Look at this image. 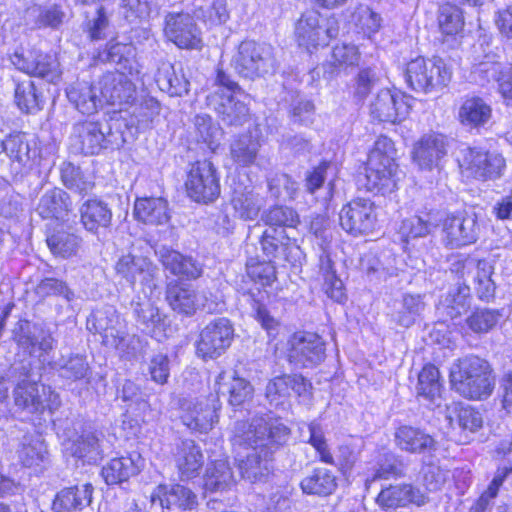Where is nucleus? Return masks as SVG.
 I'll list each match as a JSON object with an SVG mask.
<instances>
[{
	"label": "nucleus",
	"mask_w": 512,
	"mask_h": 512,
	"mask_svg": "<svg viewBox=\"0 0 512 512\" xmlns=\"http://www.w3.org/2000/svg\"><path fill=\"white\" fill-rule=\"evenodd\" d=\"M290 429L270 415L256 416L249 421H237L233 429L234 446L249 447L252 451L238 460V470L243 479L251 483L264 482L273 469V454L284 446Z\"/></svg>",
	"instance_id": "1"
},
{
	"label": "nucleus",
	"mask_w": 512,
	"mask_h": 512,
	"mask_svg": "<svg viewBox=\"0 0 512 512\" xmlns=\"http://www.w3.org/2000/svg\"><path fill=\"white\" fill-rule=\"evenodd\" d=\"M128 124L116 117L103 121H83L74 124L73 145L85 155H95L104 149H119L129 139L124 132Z\"/></svg>",
	"instance_id": "2"
},
{
	"label": "nucleus",
	"mask_w": 512,
	"mask_h": 512,
	"mask_svg": "<svg viewBox=\"0 0 512 512\" xmlns=\"http://www.w3.org/2000/svg\"><path fill=\"white\" fill-rule=\"evenodd\" d=\"M450 382L458 394L471 400L487 399L495 387L489 363L477 356H467L453 364Z\"/></svg>",
	"instance_id": "3"
},
{
	"label": "nucleus",
	"mask_w": 512,
	"mask_h": 512,
	"mask_svg": "<svg viewBox=\"0 0 512 512\" xmlns=\"http://www.w3.org/2000/svg\"><path fill=\"white\" fill-rule=\"evenodd\" d=\"M232 67L238 75L247 79L273 74L277 67L274 48L264 42L242 41L232 58Z\"/></svg>",
	"instance_id": "4"
},
{
	"label": "nucleus",
	"mask_w": 512,
	"mask_h": 512,
	"mask_svg": "<svg viewBox=\"0 0 512 512\" xmlns=\"http://www.w3.org/2000/svg\"><path fill=\"white\" fill-rule=\"evenodd\" d=\"M404 75L412 90L424 94L442 90L451 80V71L439 57L412 59L406 64Z\"/></svg>",
	"instance_id": "5"
},
{
	"label": "nucleus",
	"mask_w": 512,
	"mask_h": 512,
	"mask_svg": "<svg viewBox=\"0 0 512 512\" xmlns=\"http://www.w3.org/2000/svg\"><path fill=\"white\" fill-rule=\"evenodd\" d=\"M339 21L334 16L323 17L316 10L302 13L296 24L295 34L300 46H326L329 41L339 34Z\"/></svg>",
	"instance_id": "6"
},
{
	"label": "nucleus",
	"mask_w": 512,
	"mask_h": 512,
	"mask_svg": "<svg viewBox=\"0 0 512 512\" xmlns=\"http://www.w3.org/2000/svg\"><path fill=\"white\" fill-rule=\"evenodd\" d=\"M13 339L19 348L38 358L42 365L51 363L49 354L56 341L48 329L28 320H19L13 329Z\"/></svg>",
	"instance_id": "7"
},
{
	"label": "nucleus",
	"mask_w": 512,
	"mask_h": 512,
	"mask_svg": "<svg viewBox=\"0 0 512 512\" xmlns=\"http://www.w3.org/2000/svg\"><path fill=\"white\" fill-rule=\"evenodd\" d=\"M15 405L28 413H43L57 410L61 405L60 397L51 387L38 384L37 381H19L13 390Z\"/></svg>",
	"instance_id": "8"
},
{
	"label": "nucleus",
	"mask_w": 512,
	"mask_h": 512,
	"mask_svg": "<svg viewBox=\"0 0 512 512\" xmlns=\"http://www.w3.org/2000/svg\"><path fill=\"white\" fill-rule=\"evenodd\" d=\"M185 187L188 196L199 203H211L220 195L217 170L208 160L192 164L188 172Z\"/></svg>",
	"instance_id": "9"
},
{
	"label": "nucleus",
	"mask_w": 512,
	"mask_h": 512,
	"mask_svg": "<svg viewBox=\"0 0 512 512\" xmlns=\"http://www.w3.org/2000/svg\"><path fill=\"white\" fill-rule=\"evenodd\" d=\"M234 328L230 320L224 317L208 323L199 334L196 343V353L202 359H216L231 345Z\"/></svg>",
	"instance_id": "10"
},
{
	"label": "nucleus",
	"mask_w": 512,
	"mask_h": 512,
	"mask_svg": "<svg viewBox=\"0 0 512 512\" xmlns=\"http://www.w3.org/2000/svg\"><path fill=\"white\" fill-rule=\"evenodd\" d=\"M443 242L447 247L460 248L475 243L480 233L478 216L474 211L449 215L443 221Z\"/></svg>",
	"instance_id": "11"
},
{
	"label": "nucleus",
	"mask_w": 512,
	"mask_h": 512,
	"mask_svg": "<svg viewBox=\"0 0 512 512\" xmlns=\"http://www.w3.org/2000/svg\"><path fill=\"white\" fill-rule=\"evenodd\" d=\"M220 406L218 396L213 394L196 400H185L182 403V423L190 430L207 433L218 421L217 411Z\"/></svg>",
	"instance_id": "12"
},
{
	"label": "nucleus",
	"mask_w": 512,
	"mask_h": 512,
	"mask_svg": "<svg viewBox=\"0 0 512 512\" xmlns=\"http://www.w3.org/2000/svg\"><path fill=\"white\" fill-rule=\"evenodd\" d=\"M460 167L475 179H495L502 175L505 159L498 153L467 147L461 151Z\"/></svg>",
	"instance_id": "13"
},
{
	"label": "nucleus",
	"mask_w": 512,
	"mask_h": 512,
	"mask_svg": "<svg viewBox=\"0 0 512 512\" xmlns=\"http://www.w3.org/2000/svg\"><path fill=\"white\" fill-rule=\"evenodd\" d=\"M288 361L296 368L319 365L325 359V343L314 333H295L290 341Z\"/></svg>",
	"instance_id": "14"
},
{
	"label": "nucleus",
	"mask_w": 512,
	"mask_h": 512,
	"mask_svg": "<svg viewBox=\"0 0 512 512\" xmlns=\"http://www.w3.org/2000/svg\"><path fill=\"white\" fill-rule=\"evenodd\" d=\"M341 227L353 236L367 234L376 223L374 203L365 198H357L344 205L339 213Z\"/></svg>",
	"instance_id": "15"
},
{
	"label": "nucleus",
	"mask_w": 512,
	"mask_h": 512,
	"mask_svg": "<svg viewBox=\"0 0 512 512\" xmlns=\"http://www.w3.org/2000/svg\"><path fill=\"white\" fill-rule=\"evenodd\" d=\"M11 62L18 70L51 83H55L61 75L57 59L39 51L27 53L16 51L11 56Z\"/></svg>",
	"instance_id": "16"
},
{
	"label": "nucleus",
	"mask_w": 512,
	"mask_h": 512,
	"mask_svg": "<svg viewBox=\"0 0 512 512\" xmlns=\"http://www.w3.org/2000/svg\"><path fill=\"white\" fill-rule=\"evenodd\" d=\"M164 31L168 39L180 48L196 49L201 46V32L189 13H168Z\"/></svg>",
	"instance_id": "17"
},
{
	"label": "nucleus",
	"mask_w": 512,
	"mask_h": 512,
	"mask_svg": "<svg viewBox=\"0 0 512 512\" xmlns=\"http://www.w3.org/2000/svg\"><path fill=\"white\" fill-rule=\"evenodd\" d=\"M114 268L116 274L132 287L137 282L149 289L156 287L155 276L158 269L147 257L128 253L117 260Z\"/></svg>",
	"instance_id": "18"
},
{
	"label": "nucleus",
	"mask_w": 512,
	"mask_h": 512,
	"mask_svg": "<svg viewBox=\"0 0 512 512\" xmlns=\"http://www.w3.org/2000/svg\"><path fill=\"white\" fill-rule=\"evenodd\" d=\"M243 95H233L214 91L207 97L208 105L218 114L222 122L228 126H242L249 119V109L241 100Z\"/></svg>",
	"instance_id": "19"
},
{
	"label": "nucleus",
	"mask_w": 512,
	"mask_h": 512,
	"mask_svg": "<svg viewBox=\"0 0 512 512\" xmlns=\"http://www.w3.org/2000/svg\"><path fill=\"white\" fill-rule=\"evenodd\" d=\"M165 299L170 308L184 316H192L205 304L198 291L188 283L180 280H171L167 283Z\"/></svg>",
	"instance_id": "20"
},
{
	"label": "nucleus",
	"mask_w": 512,
	"mask_h": 512,
	"mask_svg": "<svg viewBox=\"0 0 512 512\" xmlns=\"http://www.w3.org/2000/svg\"><path fill=\"white\" fill-rule=\"evenodd\" d=\"M260 246L269 260L295 262L300 254V247L292 241L284 229H266L260 238Z\"/></svg>",
	"instance_id": "21"
},
{
	"label": "nucleus",
	"mask_w": 512,
	"mask_h": 512,
	"mask_svg": "<svg viewBox=\"0 0 512 512\" xmlns=\"http://www.w3.org/2000/svg\"><path fill=\"white\" fill-rule=\"evenodd\" d=\"M448 146V138L445 135L425 134L414 145L413 160L421 169L432 170L438 167L442 158L446 156Z\"/></svg>",
	"instance_id": "22"
},
{
	"label": "nucleus",
	"mask_w": 512,
	"mask_h": 512,
	"mask_svg": "<svg viewBox=\"0 0 512 512\" xmlns=\"http://www.w3.org/2000/svg\"><path fill=\"white\" fill-rule=\"evenodd\" d=\"M104 442V433L92 423H85L72 441L70 451L74 457L95 463L103 457Z\"/></svg>",
	"instance_id": "23"
},
{
	"label": "nucleus",
	"mask_w": 512,
	"mask_h": 512,
	"mask_svg": "<svg viewBox=\"0 0 512 512\" xmlns=\"http://www.w3.org/2000/svg\"><path fill=\"white\" fill-rule=\"evenodd\" d=\"M101 98L108 104L130 103L135 97V85L129 77L118 71L107 72L99 80Z\"/></svg>",
	"instance_id": "24"
},
{
	"label": "nucleus",
	"mask_w": 512,
	"mask_h": 512,
	"mask_svg": "<svg viewBox=\"0 0 512 512\" xmlns=\"http://www.w3.org/2000/svg\"><path fill=\"white\" fill-rule=\"evenodd\" d=\"M311 382L300 374H284L270 380L265 389V396L275 407L283 404L291 394L305 395L311 389Z\"/></svg>",
	"instance_id": "25"
},
{
	"label": "nucleus",
	"mask_w": 512,
	"mask_h": 512,
	"mask_svg": "<svg viewBox=\"0 0 512 512\" xmlns=\"http://www.w3.org/2000/svg\"><path fill=\"white\" fill-rule=\"evenodd\" d=\"M409 105L404 97L392 93L388 89L378 92L370 105V113L374 119L381 122L396 123L409 113Z\"/></svg>",
	"instance_id": "26"
},
{
	"label": "nucleus",
	"mask_w": 512,
	"mask_h": 512,
	"mask_svg": "<svg viewBox=\"0 0 512 512\" xmlns=\"http://www.w3.org/2000/svg\"><path fill=\"white\" fill-rule=\"evenodd\" d=\"M376 501L381 508L388 511L406 507L409 504L423 506L429 498L411 484H399L382 489Z\"/></svg>",
	"instance_id": "27"
},
{
	"label": "nucleus",
	"mask_w": 512,
	"mask_h": 512,
	"mask_svg": "<svg viewBox=\"0 0 512 512\" xmlns=\"http://www.w3.org/2000/svg\"><path fill=\"white\" fill-rule=\"evenodd\" d=\"M398 165L377 160H367L363 186L369 192L386 194L396 189L395 175Z\"/></svg>",
	"instance_id": "28"
},
{
	"label": "nucleus",
	"mask_w": 512,
	"mask_h": 512,
	"mask_svg": "<svg viewBox=\"0 0 512 512\" xmlns=\"http://www.w3.org/2000/svg\"><path fill=\"white\" fill-rule=\"evenodd\" d=\"M156 253L165 270H168L174 276L195 280L203 273L202 265L191 256L165 246L161 247Z\"/></svg>",
	"instance_id": "29"
},
{
	"label": "nucleus",
	"mask_w": 512,
	"mask_h": 512,
	"mask_svg": "<svg viewBox=\"0 0 512 512\" xmlns=\"http://www.w3.org/2000/svg\"><path fill=\"white\" fill-rule=\"evenodd\" d=\"M395 443L399 449L411 454L428 453L430 455L438 448V442L431 435L408 425L396 429Z\"/></svg>",
	"instance_id": "30"
},
{
	"label": "nucleus",
	"mask_w": 512,
	"mask_h": 512,
	"mask_svg": "<svg viewBox=\"0 0 512 512\" xmlns=\"http://www.w3.org/2000/svg\"><path fill=\"white\" fill-rule=\"evenodd\" d=\"M120 316L113 306L97 309L87 318V329L94 334L102 336L104 344L116 342L120 334Z\"/></svg>",
	"instance_id": "31"
},
{
	"label": "nucleus",
	"mask_w": 512,
	"mask_h": 512,
	"mask_svg": "<svg viewBox=\"0 0 512 512\" xmlns=\"http://www.w3.org/2000/svg\"><path fill=\"white\" fill-rule=\"evenodd\" d=\"M93 486L89 483L64 488L59 491L52 503L54 512H76L92 501Z\"/></svg>",
	"instance_id": "32"
},
{
	"label": "nucleus",
	"mask_w": 512,
	"mask_h": 512,
	"mask_svg": "<svg viewBox=\"0 0 512 512\" xmlns=\"http://www.w3.org/2000/svg\"><path fill=\"white\" fill-rule=\"evenodd\" d=\"M163 509L180 512L192 511L198 506L197 495L188 487L180 484L159 486L158 494Z\"/></svg>",
	"instance_id": "33"
},
{
	"label": "nucleus",
	"mask_w": 512,
	"mask_h": 512,
	"mask_svg": "<svg viewBox=\"0 0 512 512\" xmlns=\"http://www.w3.org/2000/svg\"><path fill=\"white\" fill-rule=\"evenodd\" d=\"M230 203L235 217L243 221L255 220L264 206V200L259 193L240 185L234 187Z\"/></svg>",
	"instance_id": "34"
},
{
	"label": "nucleus",
	"mask_w": 512,
	"mask_h": 512,
	"mask_svg": "<svg viewBox=\"0 0 512 512\" xmlns=\"http://www.w3.org/2000/svg\"><path fill=\"white\" fill-rule=\"evenodd\" d=\"M477 72L487 82L496 81L505 103L512 106V64L482 62L479 64Z\"/></svg>",
	"instance_id": "35"
},
{
	"label": "nucleus",
	"mask_w": 512,
	"mask_h": 512,
	"mask_svg": "<svg viewBox=\"0 0 512 512\" xmlns=\"http://www.w3.org/2000/svg\"><path fill=\"white\" fill-rule=\"evenodd\" d=\"M160 113V104L154 98H146L140 104L134 106L130 119L119 117L128 125L124 126L129 141L135 138L140 130L150 127L151 123Z\"/></svg>",
	"instance_id": "36"
},
{
	"label": "nucleus",
	"mask_w": 512,
	"mask_h": 512,
	"mask_svg": "<svg viewBox=\"0 0 512 512\" xmlns=\"http://www.w3.org/2000/svg\"><path fill=\"white\" fill-rule=\"evenodd\" d=\"M425 308L423 295L406 293L401 300L395 302L391 318L399 326L408 328L422 315Z\"/></svg>",
	"instance_id": "37"
},
{
	"label": "nucleus",
	"mask_w": 512,
	"mask_h": 512,
	"mask_svg": "<svg viewBox=\"0 0 512 512\" xmlns=\"http://www.w3.org/2000/svg\"><path fill=\"white\" fill-rule=\"evenodd\" d=\"M99 87L87 82H78L67 89V98L82 114L97 112L102 104V98L98 95Z\"/></svg>",
	"instance_id": "38"
},
{
	"label": "nucleus",
	"mask_w": 512,
	"mask_h": 512,
	"mask_svg": "<svg viewBox=\"0 0 512 512\" xmlns=\"http://www.w3.org/2000/svg\"><path fill=\"white\" fill-rule=\"evenodd\" d=\"M176 465L182 477H194L202 468L204 459L198 445L193 440H183L177 446L175 454Z\"/></svg>",
	"instance_id": "39"
},
{
	"label": "nucleus",
	"mask_w": 512,
	"mask_h": 512,
	"mask_svg": "<svg viewBox=\"0 0 512 512\" xmlns=\"http://www.w3.org/2000/svg\"><path fill=\"white\" fill-rule=\"evenodd\" d=\"M134 213L138 220L151 225H163L170 219L168 202L163 198L137 199Z\"/></svg>",
	"instance_id": "40"
},
{
	"label": "nucleus",
	"mask_w": 512,
	"mask_h": 512,
	"mask_svg": "<svg viewBox=\"0 0 512 512\" xmlns=\"http://www.w3.org/2000/svg\"><path fill=\"white\" fill-rule=\"evenodd\" d=\"M261 148V142L251 133H243L230 143V157L235 164L249 167L256 163Z\"/></svg>",
	"instance_id": "41"
},
{
	"label": "nucleus",
	"mask_w": 512,
	"mask_h": 512,
	"mask_svg": "<svg viewBox=\"0 0 512 512\" xmlns=\"http://www.w3.org/2000/svg\"><path fill=\"white\" fill-rule=\"evenodd\" d=\"M136 322L143 332L154 336L163 324L164 316L159 308L147 298H138L131 303Z\"/></svg>",
	"instance_id": "42"
},
{
	"label": "nucleus",
	"mask_w": 512,
	"mask_h": 512,
	"mask_svg": "<svg viewBox=\"0 0 512 512\" xmlns=\"http://www.w3.org/2000/svg\"><path fill=\"white\" fill-rule=\"evenodd\" d=\"M492 116L491 106L480 97L467 98L458 113L460 122L471 128L484 126Z\"/></svg>",
	"instance_id": "43"
},
{
	"label": "nucleus",
	"mask_w": 512,
	"mask_h": 512,
	"mask_svg": "<svg viewBox=\"0 0 512 512\" xmlns=\"http://www.w3.org/2000/svg\"><path fill=\"white\" fill-rule=\"evenodd\" d=\"M438 226V221L431 212L421 215H414L401 222L398 233L401 240L408 244L410 241L424 238L432 233Z\"/></svg>",
	"instance_id": "44"
},
{
	"label": "nucleus",
	"mask_w": 512,
	"mask_h": 512,
	"mask_svg": "<svg viewBox=\"0 0 512 512\" xmlns=\"http://www.w3.org/2000/svg\"><path fill=\"white\" fill-rule=\"evenodd\" d=\"M80 214L82 224L91 232L100 227H108L112 219L111 209L105 202L97 199L86 201L80 208Z\"/></svg>",
	"instance_id": "45"
},
{
	"label": "nucleus",
	"mask_w": 512,
	"mask_h": 512,
	"mask_svg": "<svg viewBox=\"0 0 512 512\" xmlns=\"http://www.w3.org/2000/svg\"><path fill=\"white\" fill-rule=\"evenodd\" d=\"M470 291L465 283L452 288L440 301L438 310L451 320L460 317L470 307Z\"/></svg>",
	"instance_id": "46"
},
{
	"label": "nucleus",
	"mask_w": 512,
	"mask_h": 512,
	"mask_svg": "<svg viewBox=\"0 0 512 512\" xmlns=\"http://www.w3.org/2000/svg\"><path fill=\"white\" fill-rule=\"evenodd\" d=\"M69 196L59 188L48 190L40 198L37 210L42 218L63 219L69 211Z\"/></svg>",
	"instance_id": "47"
},
{
	"label": "nucleus",
	"mask_w": 512,
	"mask_h": 512,
	"mask_svg": "<svg viewBox=\"0 0 512 512\" xmlns=\"http://www.w3.org/2000/svg\"><path fill=\"white\" fill-rule=\"evenodd\" d=\"M156 82L158 87L171 96H182L189 91V81L185 78L181 69L176 70L172 64H163L157 74Z\"/></svg>",
	"instance_id": "48"
},
{
	"label": "nucleus",
	"mask_w": 512,
	"mask_h": 512,
	"mask_svg": "<svg viewBox=\"0 0 512 512\" xmlns=\"http://www.w3.org/2000/svg\"><path fill=\"white\" fill-rule=\"evenodd\" d=\"M417 397L430 403L441 398L442 383L438 368L433 364L425 365L418 375Z\"/></svg>",
	"instance_id": "49"
},
{
	"label": "nucleus",
	"mask_w": 512,
	"mask_h": 512,
	"mask_svg": "<svg viewBox=\"0 0 512 512\" xmlns=\"http://www.w3.org/2000/svg\"><path fill=\"white\" fill-rule=\"evenodd\" d=\"M360 52L354 44L342 43L336 45L332 50V61L323 64L324 75L332 78L342 68L358 65Z\"/></svg>",
	"instance_id": "50"
},
{
	"label": "nucleus",
	"mask_w": 512,
	"mask_h": 512,
	"mask_svg": "<svg viewBox=\"0 0 512 512\" xmlns=\"http://www.w3.org/2000/svg\"><path fill=\"white\" fill-rule=\"evenodd\" d=\"M139 471V465L131 456L119 457L111 459L102 468V476L108 485H114L127 481Z\"/></svg>",
	"instance_id": "51"
},
{
	"label": "nucleus",
	"mask_w": 512,
	"mask_h": 512,
	"mask_svg": "<svg viewBox=\"0 0 512 512\" xmlns=\"http://www.w3.org/2000/svg\"><path fill=\"white\" fill-rule=\"evenodd\" d=\"M234 482L233 472L226 459L213 461L206 470L204 487L210 492L226 490Z\"/></svg>",
	"instance_id": "52"
},
{
	"label": "nucleus",
	"mask_w": 512,
	"mask_h": 512,
	"mask_svg": "<svg viewBox=\"0 0 512 512\" xmlns=\"http://www.w3.org/2000/svg\"><path fill=\"white\" fill-rule=\"evenodd\" d=\"M301 489L304 493L317 496H328L336 487V477L331 471L324 468H316L301 481Z\"/></svg>",
	"instance_id": "53"
},
{
	"label": "nucleus",
	"mask_w": 512,
	"mask_h": 512,
	"mask_svg": "<svg viewBox=\"0 0 512 512\" xmlns=\"http://www.w3.org/2000/svg\"><path fill=\"white\" fill-rule=\"evenodd\" d=\"M14 98L18 108L27 114L40 111L44 105L42 94L36 88L34 81L29 79L16 84Z\"/></svg>",
	"instance_id": "54"
},
{
	"label": "nucleus",
	"mask_w": 512,
	"mask_h": 512,
	"mask_svg": "<svg viewBox=\"0 0 512 512\" xmlns=\"http://www.w3.org/2000/svg\"><path fill=\"white\" fill-rule=\"evenodd\" d=\"M194 135L197 142H202L215 151L222 139L221 127L208 114H198L194 117Z\"/></svg>",
	"instance_id": "55"
},
{
	"label": "nucleus",
	"mask_w": 512,
	"mask_h": 512,
	"mask_svg": "<svg viewBox=\"0 0 512 512\" xmlns=\"http://www.w3.org/2000/svg\"><path fill=\"white\" fill-rule=\"evenodd\" d=\"M361 268L368 277L376 279H387L396 274L395 258L390 254H383L381 257L367 254L361 260Z\"/></svg>",
	"instance_id": "56"
},
{
	"label": "nucleus",
	"mask_w": 512,
	"mask_h": 512,
	"mask_svg": "<svg viewBox=\"0 0 512 512\" xmlns=\"http://www.w3.org/2000/svg\"><path fill=\"white\" fill-rule=\"evenodd\" d=\"M61 179L68 189L79 195L88 194L94 187V183L86 179L81 169L71 162H64L62 164Z\"/></svg>",
	"instance_id": "57"
},
{
	"label": "nucleus",
	"mask_w": 512,
	"mask_h": 512,
	"mask_svg": "<svg viewBox=\"0 0 512 512\" xmlns=\"http://www.w3.org/2000/svg\"><path fill=\"white\" fill-rule=\"evenodd\" d=\"M263 220L269 228H294L300 222L298 213L288 206H274L263 215Z\"/></svg>",
	"instance_id": "58"
},
{
	"label": "nucleus",
	"mask_w": 512,
	"mask_h": 512,
	"mask_svg": "<svg viewBox=\"0 0 512 512\" xmlns=\"http://www.w3.org/2000/svg\"><path fill=\"white\" fill-rule=\"evenodd\" d=\"M438 23L442 33L455 35L463 29V12L455 4L445 3L439 9Z\"/></svg>",
	"instance_id": "59"
},
{
	"label": "nucleus",
	"mask_w": 512,
	"mask_h": 512,
	"mask_svg": "<svg viewBox=\"0 0 512 512\" xmlns=\"http://www.w3.org/2000/svg\"><path fill=\"white\" fill-rule=\"evenodd\" d=\"M268 191L272 197L287 201L294 199L298 184L286 173H276L267 179Z\"/></svg>",
	"instance_id": "60"
},
{
	"label": "nucleus",
	"mask_w": 512,
	"mask_h": 512,
	"mask_svg": "<svg viewBox=\"0 0 512 512\" xmlns=\"http://www.w3.org/2000/svg\"><path fill=\"white\" fill-rule=\"evenodd\" d=\"M421 474L422 483L430 492L440 490L447 477V472L433 459L432 454L422 459Z\"/></svg>",
	"instance_id": "61"
},
{
	"label": "nucleus",
	"mask_w": 512,
	"mask_h": 512,
	"mask_svg": "<svg viewBox=\"0 0 512 512\" xmlns=\"http://www.w3.org/2000/svg\"><path fill=\"white\" fill-rule=\"evenodd\" d=\"M79 238L71 233L59 231L47 238V245L54 255L68 258L74 255L79 247Z\"/></svg>",
	"instance_id": "62"
},
{
	"label": "nucleus",
	"mask_w": 512,
	"mask_h": 512,
	"mask_svg": "<svg viewBox=\"0 0 512 512\" xmlns=\"http://www.w3.org/2000/svg\"><path fill=\"white\" fill-rule=\"evenodd\" d=\"M27 14L36 18L35 24L38 27H59L65 18V12L58 5L37 6L34 5L27 9Z\"/></svg>",
	"instance_id": "63"
},
{
	"label": "nucleus",
	"mask_w": 512,
	"mask_h": 512,
	"mask_svg": "<svg viewBox=\"0 0 512 512\" xmlns=\"http://www.w3.org/2000/svg\"><path fill=\"white\" fill-rule=\"evenodd\" d=\"M4 152L11 161L24 166L31 159L30 146L25 134H11L5 139Z\"/></svg>",
	"instance_id": "64"
}]
</instances>
